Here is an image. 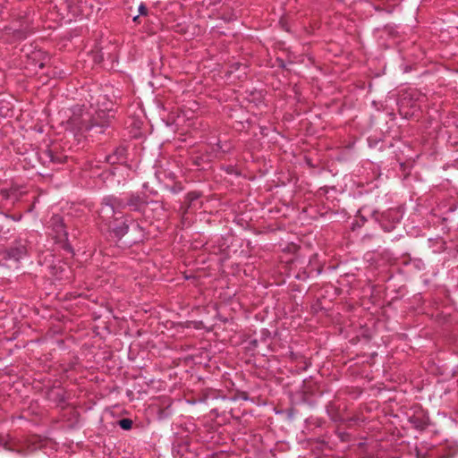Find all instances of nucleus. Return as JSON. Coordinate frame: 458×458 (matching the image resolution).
Segmentation results:
<instances>
[{"instance_id":"obj_9","label":"nucleus","mask_w":458,"mask_h":458,"mask_svg":"<svg viewBox=\"0 0 458 458\" xmlns=\"http://www.w3.org/2000/svg\"><path fill=\"white\" fill-rule=\"evenodd\" d=\"M39 67H40V68H42V67H43V64H42V63H40V64H39Z\"/></svg>"},{"instance_id":"obj_4","label":"nucleus","mask_w":458,"mask_h":458,"mask_svg":"<svg viewBox=\"0 0 458 458\" xmlns=\"http://www.w3.org/2000/svg\"><path fill=\"white\" fill-rule=\"evenodd\" d=\"M56 222H61V218L60 217H55L54 218ZM56 233H57V236L59 238H61L62 236H65L66 235V232H65V229L62 223H60V225H58L57 229H56Z\"/></svg>"},{"instance_id":"obj_2","label":"nucleus","mask_w":458,"mask_h":458,"mask_svg":"<svg viewBox=\"0 0 458 458\" xmlns=\"http://www.w3.org/2000/svg\"><path fill=\"white\" fill-rule=\"evenodd\" d=\"M103 125L99 126L98 124L95 123H89V116L87 115V117L83 116L81 124L78 127L79 131L81 133L85 131H91L98 127H102Z\"/></svg>"},{"instance_id":"obj_8","label":"nucleus","mask_w":458,"mask_h":458,"mask_svg":"<svg viewBox=\"0 0 458 458\" xmlns=\"http://www.w3.org/2000/svg\"><path fill=\"white\" fill-rule=\"evenodd\" d=\"M112 158H113L112 157H106V162H108V163H113V162H114V161L112 160Z\"/></svg>"},{"instance_id":"obj_5","label":"nucleus","mask_w":458,"mask_h":458,"mask_svg":"<svg viewBox=\"0 0 458 458\" xmlns=\"http://www.w3.org/2000/svg\"><path fill=\"white\" fill-rule=\"evenodd\" d=\"M119 425L123 429H130L131 428L132 421L129 419H123L119 420Z\"/></svg>"},{"instance_id":"obj_7","label":"nucleus","mask_w":458,"mask_h":458,"mask_svg":"<svg viewBox=\"0 0 458 458\" xmlns=\"http://www.w3.org/2000/svg\"><path fill=\"white\" fill-rule=\"evenodd\" d=\"M139 11H140V14L147 13V8L142 4L139 6Z\"/></svg>"},{"instance_id":"obj_1","label":"nucleus","mask_w":458,"mask_h":458,"mask_svg":"<svg viewBox=\"0 0 458 458\" xmlns=\"http://www.w3.org/2000/svg\"><path fill=\"white\" fill-rule=\"evenodd\" d=\"M123 206L122 201L116 198L108 197L106 198L101 208L98 210L99 218L103 223L107 225V229L114 233L117 237L123 236L128 231V225L126 221H118V218L114 217L116 209H122Z\"/></svg>"},{"instance_id":"obj_3","label":"nucleus","mask_w":458,"mask_h":458,"mask_svg":"<svg viewBox=\"0 0 458 458\" xmlns=\"http://www.w3.org/2000/svg\"><path fill=\"white\" fill-rule=\"evenodd\" d=\"M122 205L123 206V208H124L125 206H129L133 210H140L143 205V201L139 196H131L126 204L122 203Z\"/></svg>"},{"instance_id":"obj_6","label":"nucleus","mask_w":458,"mask_h":458,"mask_svg":"<svg viewBox=\"0 0 458 458\" xmlns=\"http://www.w3.org/2000/svg\"><path fill=\"white\" fill-rule=\"evenodd\" d=\"M14 36L18 39L24 38L26 37V32L21 30H14Z\"/></svg>"}]
</instances>
